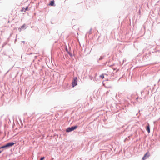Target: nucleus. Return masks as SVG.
I'll return each mask as SVG.
<instances>
[{"label":"nucleus","mask_w":160,"mask_h":160,"mask_svg":"<svg viewBox=\"0 0 160 160\" xmlns=\"http://www.w3.org/2000/svg\"><path fill=\"white\" fill-rule=\"evenodd\" d=\"M14 144V142H10L7 144L6 145L0 147V149L5 148H8L12 146Z\"/></svg>","instance_id":"f257e3e1"},{"label":"nucleus","mask_w":160,"mask_h":160,"mask_svg":"<svg viewBox=\"0 0 160 160\" xmlns=\"http://www.w3.org/2000/svg\"><path fill=\"white\" fill-rule=\"evenodd\" d=\"M77 82L78 80L77 78L76 77H74L72 82V84L73 87H74L75 86L77 85Z\"/></svg>","instance_id":"f03ea898"},{"label":"nucleus","mask_w":160,"mask_h":160,"mask_svg":"<svg viewBox=\"0 0 160 160\" xmlns=\"http://www.w3.org/2000/svg\"><path fill=\"white\" fill-rule=\"evenodd\" d=\"M77 128V126H76L70 128H68L67 129L66 131L67 132H69L74 130V129Z\"/></svg>","instance_id":"7ed1b4c3"},{"label":"nucleus","mask_w":160,"mask_h":160,"mask_svg":"<svg viewBox=\"0 0 160 160\" xmlns=\"http://www.w3.org/2000/svg\"><path fill=\"white\" fill-rule=\"evenodd\" d=\"M150 156L149 153L148 152H147L144 155V157L142 158V160H145L148 158Z\"/></svg>","instance_id":"20e7f679"},{"label":"nucleus","mask_w":160,"mask_h":160,"mask_svg":"<svg viewBox=\"0 0 160 160\" xmlns=\"http://www.w3.org/2000/svg\"><path fill=\"white\" fill-rule=\"evenodd\" d=\"M146 129L148 133H149L150 132V125L148 123V124L147 126Z\"/></svg>","instance_id":"39448f33"},{"label":"nucleus","mask_w":160,"mask_h":160,"mask_svg":"<svg viewBox=\"0 0 160 160\" xmlns=\"http://www.w3.org/2000/svg\"><path fill=\"white\" fill-rule=\"evenodd\" d=\"M28 7H27L25 8H22L21 11L22 12V11L25 12L28 10Z\"/></svg>","instance_id":"423d86ee"},{"label":"nucleus","mask_w":160,"mask_h":160,"mask_svg":"<svg viewBox=\"0 0 160 160\" xmlns=\"http://www.w3.org/2000/svg\"><path fill=\"white\" fill-rule=\"evenodd\" d=\"M54 0L50 2L49 4V5L51 6H53L54 5Z\"/></svg>","instance_id":"0eeeda50"},{"label":"nucleus","mask_w":160,"mask_h":160,"mask_svg":"<svg viewBox=\"0 0 160 160\" xmlns=\"http://www.w3.org/2000/svg\"><path fill=\"white\" fill-rule=\"evenodd\" d=\"M100 77L102 79H103L104 78V76L103 74H102L100 76Z\"/></svg>","instance_id":"6e6552de"},{"label":"nucleus","mask_w":160,"mask_h":160,"mask_svg":"<svg viewBox=\"0 0 160 160\" xmlns=\"http://www.w3.org/2000/svg\"><path fill=\"white\" fill-rule=\"evenodd\" d=\"M113 69L114 70H117V72L119 70V69H117V68H113Z\"/></svg>","instance_id":"1a4fd4ad"},{"label":"nucleus","mask_w":160,"mask_h":160,"mask_svg":"<svg viewBox=\"0 0 160 160\" xmlns=\"http://www.w3.org/2000/svg\"><path fill=\"white\" fill-rule=\"evenodd\" d=\"M45 158L44 157H42L41 158L40 160H43Z\"/></svg>","instance_id":"9d476101"},{"label":"nucleus","mask_w":160,"mask_h":160,"mask_svg":"<svg viewBox=\"0 0 160 160\" xmlns=\"http://www.w3.org/2000/svg\"><path fill=\"white\" fill-rule=\"evenodd\" d=\"M25 27V25H22V26L21 27V28H24Z\"/></svg>","instance_id":"9b49d317"},{"label":"nucleus","mask_w":160,"mask_h":160,"mask_svg":"<svg viewBox=\"0 0 160 160\" xmlns=\"http://www.w3.org/2000/svg\"><path fill=\"white\" fill-rule=\"evenodd\" d=\"M2 152V151H0V153Z\"/></svg>","instance_id":"f8f14e48"}]
</instances>
